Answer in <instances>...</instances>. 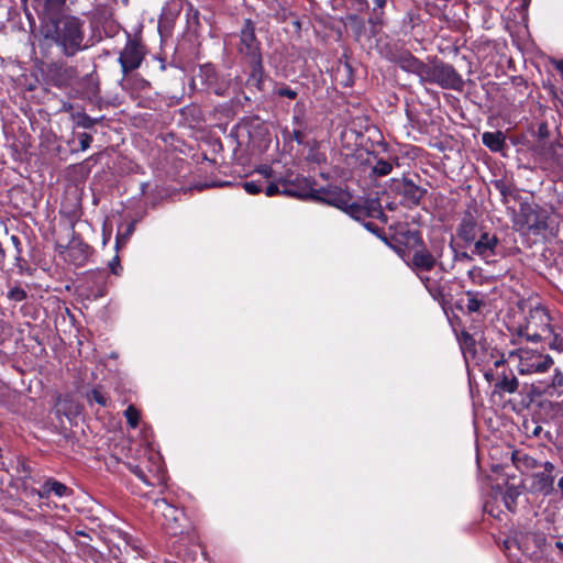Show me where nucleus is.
<instances>
[{
	"label": "nucleus",
	"instance_id": "f257e3e1",
	"mask_svg": "<svg viewBox=\"0 0 563 563\" xmlns=\"http://www.w3.org/2000/svg\"><path fill=\"white\" fill-rule=\"evenodd\" d=\"M66 0H38L40 32L48 45H55L66 57L85 51V21L65 13Z\"/></svg>",
	"mask_w": 563,
	"mask_h": 563
},
{
	"label": "nucleus",
	"instance_id": "f03ea898",
	"mask_svg": "<svg viewBox=\"0 0 563 563\" xmlns=\"http://www.w3.org/2000/svg\"><path fill=\"white\" fill-rule=\"evenodd\" d=\"M466 308L470 313H476L473 324L468 330H463L460 335V349L467 369L470 363H478L479 353L484 350L483 316L481 308L484 306V295L481 292L466 291Z\"/></svg>",
	"mask_w": 563,
	"mask_h": 563
},
{
	"label": "nucleus",
	"instance_id": "7ed1b4c3",
	"mask_svg": "<svg viewBox=\"0 0 563 563\" xmlns=\"http://www.w3.org/2000/svg\"><path fill=\"white\" fill-rule=\"evenodd\" d=\"M553 331L555 324H552V318L543 307L530 309L525 321L518 327L519 336L531 342L548 340Z\"/></svg>",
	"mask_w": 563,
	"mask_h": 563
},
{
	"label": "nucleus",
	"instance_id": "20e7f679",
	"mask_svg": "<svg viewBox=\"0 0 563 563\" xmlns=\"http://www.w3.org/2000/svg\"><path fill=\"white\" fill-rule=\"evenodd\" d=\"M146 56V48L142 42L128 34V40L124 47L119 53L118 62L121 66L122 78L120 85L123 90L130 88L131 76L130 74L139 69Z\"/></svg>",
	"mask_w": 563,
	"mask_h": 563
},
{
	"label": "nucleus",
	"instance_id": "39448f33",
	"mask_svg": "<svg viewBox=\"0 0 563 563\" xmlns=\"http://www.w3.org/2000/svg\"><path fill=\"white\" fill-rule=\"evenodd\" d=\"M231 79L228 76L220 75L211 64L199 66L197 74L190 81V88L194 90L212 92L220 97L229 95Z\"/></svg>",
	"mask_w": 563,
	"mask_h": 563
},
{
	"label": "nucleus",
	"instance_id": "423d86ee",
	"mask_svg": "<svg viewBox=\"0 0 563 563\" xmlns=\"http://www.w3.org/2000/svg\"><path fill=\"white\" fill-rule=\"evenodd\" d=\"M509 360L516 362L517 369L521 375L542 374L548 372L554 364L553 358L549 354L525 347L511 351Z\"/></svg>",
	"mask_w": 563,
	"mask_h": 563
},
{
	"label": "nucleus",
	"instance_id": "0eeeda50",
	"mask_svg": "<svg viewBox=\"0 0 563 563\" xmlns=\"http://www.w3.org/2000/svg\"><path fill=\"white\" fill-rule=\"evenodd\" d=\"M398 245L413 249L415 254L411 260L412 267L417 271H431L435 264L433 255L423 246L421 234L417 230H400L396 239Z\"/></svg>",
	"mask_w": 563,
	"mask_h": 563
},
{
	"label": "nucleus",
	"instance_id": "6e6552de",
	"mask_svg": "<svg viewBox=\"0 0 563 563\" xmlns=\"http://www.w3.org/2000/svg\"><path fill=\"white\" fill-rule=\"evenodd\" d=\"M514 228L521 232L539 233L547 228L545 218H541L539 212L529 203H521L519 211L514 218Z\"/></svg>",
	"mask_w": 563,
	"mask_h": 563
},
{
	"label": "nucleus",
	"instance_id": "1a4fd4ad",
	"mask_svg": "<svg viewBox=\"0 0 563 563\" xmlns=\"http://www.w3.org/2000/svg\"><path fill=\"white\" fill-rule=\"evenodd\" d=\"M283 195L299 199L313 200L316 188L313 181L307 177L289 175L288 177H279Z\"/></svg>",
	"mask_w": 563,
	"mask_h": 563
},
{
	"label": "nucleus",
	"instance_id": "9d476101",
	"mask_svg": "<svg viewBox=\"0 0 563 563\" xmlns=\"http://www.w3.org/2000/svg\"><path fill=\"white\" fill-rule=\"evenodd\" d=\"M154 511L164 518L163 525L172 534L181 532L183 521H185V512L183 509L169 504L166 499H156L154 501Z\"/></svg>",
	"mask_w": 563,
	"mask_h": 563
},
{
	"label": "nucleus",
	"instance_id": "9b49d317",
	"mask_svg": "<svg viewBox=\"0 0 563 563\" xmlns=\"http://www.w3.org/2000/svg\"><path fill=\"white\" fill-rule=\"evenodd\" d=\"M261 43L255 35V24L252 20H244V25L240 33L239 51L247 60L262 57Z\"/></svg>",
	"mask_w": 563,
	"mask_h": 563
},
{
	"label": "nucleus",
	"instance_id": "f8f14e48",
	"mask_svg": "<svg viewBox=\"0 0 563 563\" xmlns=\"http://www.w3.org/2000/svg\"><path fill=\"white\" fill-rule=\"evenodd\" d=\"M422 82H435L443 88H457V74L453 66L446 64L428 65V76L423 78Z\"/></svg>",
	"mask_w": 563,
	"mask_h": 563
},
{
	"label": "nucleus",
	"instance_id": "ddd939ff",
	"mask_svg": "<svg viewBox=\"0 0 563 563\" xmlns=\"http://www.w3.org/2000/svg\"><path fill=\"white\" fill-rule=\"evenodd\" d=\"M313 200L333 206L343 211L346 203L352 200V196L340 187L329 186L316 189Z\"/></svg>",
	"mask_w": 563,
	"mask_h": 563
},
{
	"label": "nucleus",
	"instance_id": "4468645a",
	"mask_svg": "<svg viewBox=\"0 0 563 563\" xmlns=\"http://www.w3.org/2000/svg\"><path fill=\"white\" fill-rule=\"evenodd\" d=\"M389 59L405 71L417 75L421 81L428 76V65L419 60L408 51L391 54Z\"/></svg>",
	"mask_w": 563,
	"mask_h": 563
},
{
	"label": "nucleus",
	"instance_id": "2eb2a0df",
	"mask_svg": "<svg viewBox=\"0 0 563 563\" xmlns=\"http://www.w3.org/2000/svg\"><path fill=\"white\" fill-rule=\"evenodd\" d=\"M401 202L407 207L419 206L427 194V189L418 186L412 179L404 178L397 186Z\"/></svg>",
	"mask_w": 563,
	"mask_h": 563
},
{
	"label": "nucleus",
	"instance_id": "dca6fc26",
	"mask_svg": "<svg viewBox=\"0 0 563 563\" xmlns=\"http://www.w3.org/2000/svg\"><path fill=\"white\" fill-rule=\"evenodd\" d=\"M498 239L495 234L483 231L471 245H473L472 253L481 256L482 258H489L496 255L498 246Z\"/></svg>",
	"mask_w": 563,
	"mask_h": 563
},
{
	"label": "nucleus",
	"instance_id": "f3484780",
	"mask_svg": "<svg viewBox=\"0 0 563 563\" xmlns=\"http://www.w3.org/2000/svg\"><path fill=\"white\" fill-rule=\"evenodd\" d=\"M483 231L472 212L465 211L460 228V238H462L466 244L471 245Z\"/></svg>",
	"mask_w": 563,
	"mask_h": 563
},
{
	"label": "nucleus",
	"instance_id": "a211bd4d",
	"mask_svg": "<svg viewBox=\"0 0 563 563\" xmlns=\"http://www.w3.org/2000/svg\"><path fill=\"white\" fill-rule=\"evenodd\" d=\"M34 492L42 499L49 498L52 494H54L57 497H66L73 494L71 488L52 477L47 478L44 482L41 489Z\"/></svg>",
	"mask_w": 563,
	"mask_h": 563
},
{
	"label": "nucleus",
	"instance_id": "6ab92c4d",
	"mask_svg": "<svg viewBox=\"0 0 563 563\" xmlns=\"http://www.w3.org/2000/svg\"><path fill=\"white\" fill-rule=\"evenodd\" d=\"M518 386L519 382L515 374L511 371L508 373L504 371L501 374L497 375V378L494 383V390L500 395L514 394L517 391Z\"/></svg>",
	"mask_w": 563,
	"mask_h": 563
},
{
	"label": "nucleus",
	"instance_id": "aec40b11",
	"mask_svg": "<svg viewBox=\"0 0 563 563\" xmlns=\"http://www.w3.org/2000/svg\"><path fill=\"white\" fill-rule=\"evenodd\" d=\"M539 154L545 163L550 164V166L563 170V147L561 145H544Z\"/></svg>",
	"mask_w": 563,
	"mask_h": 563
},
{
	"label": "nucleus",
	"instance_id": "412c9836",
	"mask_svg": "<svg viewBox=\"0 0 563 563\" xmlns=\"http://www.w3.org/2000/svg\"><path fill=\"white\" fill-rule=\"evenodd\" d=\"M249 64L251 66V73L246 80V84L249 86L255 87L257 90L262 91L263 85H264V77H265L263 58L258 57V58L250 59Z\"/></svg>",
	"mask_w": 563,
	"mask_h": 563
},
{
	"label": "nucleus",
	"instance_id": "4be33fe9",
	"mask_svg": "<svg viewBox=\"0 0 563 563\" xmlns=\"http://www.w3.org/2000/svg\"><path fill=\"white\" fill-rule=\"evenodd\" d=\"M554 475L538 472L532 475L531 490L534 493L550 494L553 489Z\"/></svg>",
	"mask_w": 563,
	"mask_h": 563
},
{
	"label": "nucleus",
	"instance_id": "5701e85b",
	"mask_svg": "<svg viewBox=\"0 0 563 563\" xmlns=\"http://www.w3.org/2000/svg\"><path fill=\"white\" fill-rule=\"evenodd\" d=\"M511 461L520 472H527L539 466V462L534 457L521 450H514L511 452Z\"/></svg>",
	"mask_w": 563,
	"mask_h": 563
},
{
	"label": "nucleus",
	"instance_id": "b1692460",
	"mask_svg": "<svg viewBox=\"0 0 563 563\" xmlns=\"http://www.w3.org/2000/svg\"><path fill=\"white\" fill-rule=\"evenodd\" d=\"M482 141L492 152H501L506 147V137L500 131L483 133Z\"/></svg>",
	"mask_w": 563,
	"mask_h": 563
},
{
	"label": "nucleus",
	"instance_id": "393cba45",
	"mask_svg": "<svg viewBox=\"0 0 563 563\" xmlns=\"http://www.w3.org/2000/svg\"><path fill=\"white\" fill-rule=\"evenodd\" d=\"M363 227L369 231L371 233L375 234L378 239H380L386 245H388L389 247H391L393 250H395L398 254H401L404 253V249L398 245L397 242H393L389 238L386 236V234L383 232L382 229H379L376 224H374L373 222L371 221H365L363 223ZM398 238V235L396 238H393L394 241H396V239Z\"/></svg>",
	"mask_w": 563,
	"mask_h": 563
},
{
	"label": "nucleus",
	"instance_id": "a878e982",
	"mask_svg": "<svg viewBox=\"0 0 563 563\" xmlns=\"http://www.w3.org/2000/svg\"><path fill=\"white\" fill-rule=\"evenodd\" d=\"M343 211L349 214L352 219L361 222L362 224L369 219L368 213H366V210L363 206V203L360 202H353L352 200L346 203V207L343 209Z\"/></svg>",
	"mask_w": 563,
	"mask_h": 563
},
{
	"label": "nucleus",
	"instance_id": "bb28decb",
	"mask_svg": "<svg viewBox=\"0 0 563 563\" xmlns=\"http://www.w3.org/2000/svg\"><path fill=\"white\" fill-rule=\"evenodd\" d=\"M550 338H552L549 341L550 349L563 352V329L555 325V331L551 333Z\"/></svg>",
	"mask_w": 563,
	"mask_h": 563
},
{
	"label": "nucleus",
	"instance_id": "cd10ccee",
	"mask_svg": "<svg viewBox=\"0 0 563 563\" xmlns=\"http://www.w3.org/2000/svg\"><path fill=\"white\" fill-rule=\"evenodd\" d=\"M520 492L517 487L510 486L507 488L505 495H504V501L508 510L512 511L516 506L517 497L519 496Z\"/></svg>",
	"mask_w": 563,
	"mask_h": 563
},
{
	"label": "nucleus",
	"instance_id": "c85d7f7f",
	"mask_svg": "<svg viewBox=\"0 0 563 563\" xmlns=\"http://www.w3.org/2000/svg\"><path fill=\"white\" fill-rule=\"evenodd\" d=\"M87 400L90 404L96 402L101 407H107L109 399L99 388H93L87 394Z\"/></svg>",
	"mask_w": 563,
	"mask_h": 563
},
{
	"label": "nucleus",
	"instance_id": "c756f323",
	"mask_svg": "<svg viewBox=\"0 0 563 563\" xmlns=\"http://www.w3.org/2000/svg\"><path fill=\"white\" fill-rule=\"evenodd\" d=\"M124 416L126 418V422L128 424L135 429L137 426H139V420H140V411L132 405H130L125 411H124Z\"/></svg>",
	"mask_w": 563,
	"mask_h": 563
},
{
	"label": "nucleus",
	"instance_id": "7c9ffc66",
	"mask_svg": "<svg viewBox=\"0 0 563 563\" xmlns=\"http://www.w3.org/2000/svg\"><path fill=\"white\" fill-rule=\"evenodd\" d=\"M391 170H393L391 163L384 161V159L377 161V163L373 167V173L377 176H386V175L390 174Z\"/></svg>",
	"mask_w": 563,
	"mask_h": 563
},
{
	"label": "nucleus",
	"instance_id": "2f4dec72",
	"mask_svg": "<svg viewBox=\"0 0 563 563\" xmlns=\"http://www.w3.org/2000/svg\"><path fill=\"white\" fill-rule=\"evenodd\" d=\"M363 206L366 210V213H368V218H373L374 213L382 209V205L378 199H366L363 202Z\"/></svg>",
	"mask_w": 563,
	"mask_h": 563
},
{
	"label": "nucleus",
	"instance_id": "473e14b6",
	"mask_svg": "<svg viewBox=\"0 0 563 563\" xmlns=\"http://www.w3.org/2000/svg\"><path fill=\"white\" fill-rule=\"evenodd\" d=\"M263 183L260 180H249L242 184L244 190L250 195H256L262 191Z\"/></svg>",
	"mask_w": 563,
	"mask_h": 563
},
{
	"label": "nucleus",
	"instance_id": "72a5a7b5",
	"mask_svg": "<svg viewBox=\"0 0 563 563\" xmlns=\"http://www.w3.org/2000/svg\"><path fill=\"white\" fill-rule=\"evenodd\" d=\"M283 195V191H282V185L279 183V177L278 178H275L274 181L269 183L266 187H265V195L267 197H273L275 195Z\"/></svg>",
	"mask_w": 563,
	"mask_h": 563
},
{
	"label": "nucleus",
	"instance_id": "f704fd0d",
	"mask_svg": "<svg viewBox=\"0 0 563 563\" xmlns=\"http://www.w3.org/2000/svg\"><path fill=\"white\" fill-rule=\"evenodd\" d=\"M26 291L21 287H14L10 289L8 292V298L16 302L23 301L24 299H26Z\"/></svg>",
	"mask_w": 563,
	"mask_h": 563
},
{
	"label": "nucleus",
	"instance_id": "c9c22d12",
	"mask_svg": "<svg viewBox=\"0 0 563 563\" xmlns=\"http://www.w3.org/2000/svg\"><path fill=\"white\" fill-rule=\"evenodd\" d=\"M97 123V119H92L86 113L78 114L77 117V125L85 128V129H91Z\"/></svg>",
	"mask_w": 563,
	"mask_h": 563
},
{
	"label": "nucleus",
	"instance_id": "e433bc0d",
	"mask_svg": "<svg viewBox=\"0 0 563 563\" xmlns=\"http://www.w3.org/2000/svg\"><path fill=\"white\" fill-rule=\"evenodd\" d=\"M307 128H294L292 132L290 133V139L296 141L299 145L305 144V139L307 135Z\"/></svg>",
	"mask_w": 563,
	"mask_h": 563
},
{
	"label": "nucleus",
	"instance_id": "4c0bfd02",
	"mask_svg": "<svg viewBox=\"0 0 563 563\" xmlns=\"http://www.w3.org/2000/svg\"><path fill=\"white\" fill-rule=\"evenodd\" d=\"M316 144H317V142L314 141V146L310 148V152L307 156V161H309L311 163H316V164L324 163L325 156H324V154L318 152V150L316 148Z\"/></svg>",
	"mask_w": 563,
	"mask_h": 563
},
{
	"label": "nucleus",
	"instance_id": "58836bf2",
	"mask_svg": "<svg viewBox=\"0 0 563 563\" xmlns=\"http://www.w3.org/2000/svg\"><path fill=\"white\" fill-rule=\"evenodd\" d=\"M275 93L279 97H285L288 99H296L298 96V92L296 90L289 88L288 86H283L280 88H277L275 90Z\"/></svg>",
	"mask_w": 563,
	"mask_h": 563
},
{
	"label": "nucleus",
	"instance_id": "ea45409f",
	"mask_svg": "<svg viewBox=\"0 0 563 563\" xmlns=\"http://www.w3.org/2000/svg\"><path fill=\"white\" fill-rule=\"evenodd\" d=\"M79 145L81 151H86L90 147L92 142V136L86 132H82L78 135Z\"/></svg>",
	"mask_w": 563,
	"mask_h": 563
},
{
	"label": "nucleus",
	"instance_id": "a19ab883",
	"mask_svg": "<svg viewBox=\"0 0 563 563\" xmlns=\"http://www.w3.org/2000/svg\"><path fill=\"white\" fill-rule=\"evenodd\" d=\"M495 187L498 189V191L504 198L512 194V188L501 180L496 181Z\"/></svg>",
	"mask_w": 563,
	"mask_h": 563
},
{
	"label": "nucleus",
	"instance_id": "79ce46f5",
	"mask_svg": "<svg viewBox=\"0 0 563 563\" xmlns=\"http://www.w3.org/2000/svg\"><path fill=\"white\" fill-rule=\"evenodd\" d=\"M563 386V372L559 368L554 371L552 376L551 387L558 388Z\"/></svg>",
	"mask_w": 563,
	"mask_h": 563
},
{
	"label": "nucleus",
	"instance_id": "37998d69",
	"mask_svg": "<svg viewBox=\"0 0 563 563\" xmlns=\"http://www.w3.org/2000/svg\"><path fill=\"white\" fill-rule=\"evenodd\" d=\"M443 310H444V312L446 314V318H448V320H449V322H450V324H451V327L453 329V332L456 334L457 332H456V329H455V321H454L455 313H454L453 309L451 307H446V305H443Z\"/></svg>",
	"mask_w": 563,
	"mask_h": 563
},
{
	"label": "nucleus",
	"instance_id": "c03bdc74",
	"mask_svg": "<svg viewBox=\"0 0 563 563\" xmlns=\"http://www.w3.org/2000/svg\"><path fill=\"white\" fill-rule=\"evenodd\" d=\"M109 267H110L111 272H112L114 275H119V274H120L121 266H120L119 256H114V257L111 260V262L109 263Z\"/></svg>",
	"mask_w": 563,
	"mask_h": 563
},
{
	"label": "nucleus",
	"instance_id": "a18cd8bd",
	"mask_svg": "<svg viewBox=\"0 0 563 563\" xmlns=\"http://www.w3.org/2000/svg\"><path fill=\"white\" fill-rule=\"evenodd\" d=\"M14 264L19 268V271L22 273L24 271L25 261L22 257V253H16L14 257Z\"/></svg>",
	"mask_w": 563,
	"mask_h": 563
},
{
	"label": "nucleus",
	"instance_id": "49530a36",
	"mask_svg": "<svg viewBox=\"0 0 563 563\" xmlns=\"http://www.w3.org/2000/svg\"><path fill=\"white\" fill-rule=\"evenodd\" d=\"M10 241L12 242L16 253L20 254V253L23 252L22 243H21L20 239L16 235H11Z\"/></svg>",
	"mask_w": 563,
	"mask_h": 563
},
{
	"label": "nucleus",
	"instance_id": "de8ad7c7",
	"mask_svg": "<svg viewBox=\"0 0 563 563\" xmlns=\"http://www.w3.org/2000/svg\"><path fill=\"white\" fill-rule=\"evenodd\" d=\"M292 125L294 128H307L306 121L299 115L292 117Z\"/></svg>",
	"mask_w": 563,
	"mask_h": 563
},
{
	"label": "nucleus",
	"instance_id": "09e8293b",
	"mask_svg": "<svg viewBox=\"0 0 563 563\" xmlns=\"http://www.w3.org/2000/svg\"><path fill=\"white\" fill-rule=\"evenodd\" d=\"M133 225L130 224L126 229V234L123 236H117V247L120 245V243L125 240L132 232H133Z\"/></svg>",
	"mask_w": 563,
	"mask_h": 563
},
{
	"label": "nucleus",
	"instance_id": "8fccbe9b",
	"mask_svg": "<svg viewBox=\"0 0 563 563\" xmlns=\"http://www.w3.org/2000/svg\"><path fill=\"white\" fill-rule=\"evenodd\" d=\"M542 467H543V471L544 473H549L550 475H553V472H554V465L551 463V462H544L542 464Z\"/></svg>",
	"mask_w": 563,
	"mask_h": 563
},
{
	"label": "nucleus",
	"instance_id": "3c124183",
	"mask_svg": "<svg viewBox=\"0 0 563 563\" xmlns=\"http://www.w3.org/2000/svg\"><path fill=\"white\" fill-rule=\"evenodd\" d=\"M260 173L263 175L265 179H269L273 177V169L271 167H264L260 170Z\"/></svg>",
	"mask_w": 563,
	"mask_h": 563
},
{
	"label": "nucleus",
	"instance_id": "603ef678",
	"mask_svg": "<svg viewBox=\"0 0 563 563\" xmlns=\"http://www.w3.org/2000/svg\"><path fill=\"white\" fill-rule=\"evenodd\" d=\"M374 219H378L380 220L382 222L386 223L388 218L387 216L384 213L383 209H379L376 213H374L373 216Z\"/></svg>",
	"mask_w": 563,
	"mask_h": 563
},
{
	"label": "nucleus",
	"instance_id": "864d4df0",
	"mask_svg": "<svg viewBox=\"0 0 563 563\" xmlns=\"http://www.w3.org/2000/svg\"><path fill=\"white\" fill-rule=\"evenodd\" d=\"M5 250L2 246V243L0 242V268L3 267L4 261H5Z\"/></svg>",
	"mask_w": 563,
	"mask_h": 563
},
{
	"label": "nucleus",
	"instance_id": "5fc2aeb1",
	"mask_svg": "<svg viewBox=\"0 0 563 563\" xmlns=\"http://www.w3.org/2000/svg\"><path fill=\"white\" fill-rule=\"evenodd\" d=\"M375 9H383L386 5L387 0H373Z\"/></svg>",
	"mask_w": 563,
	"mask_h": 563
},
{
	"label": "nucleus",
	"instance_id": "6e6d98bb",
	"mask_svg": "<svg viewBox=\"0 0 563 563\" xmlns=\"http://www.w3.org/2000/svg\"><path fill=\"white\" fill-rule=\"evenodd\" d=\"M450 246L452 249L454 258H456L457 257V250L454 246V238H453V235L451 236Z\"/></svg>",
	"mask_w": 563,
	"mask_h": 563
},
{
	"label": "nucleus",
	"instance_id": "4d7b16f0",
	"mask_svg": "<svg viewBox=\"0 0 563 563\" xmlns=\"http://www.w3.org/2000/svg\"><path fill=\"white\" fill-rule=\"evenodd\" d=\"M541 432H542V427H541V426H536V427L533 428V430H532V434H533L534 437H539Z\"/></svg>",
	"mask_w": 563,
	"mask_h": 563
},
{
	"label": "nucleus",
	"instance_id": "13d9d810",
	"mask_svg": "<svg viewBox=\"0 0 563 563\" xmlns=\"http://www.w3.org/2000/svg\"><path fill=\"white\" fill-rule=\"evenodd\" d=\"M133 472H134V474H135L137 477H140V478H141V479H143V481H145V478H144V474H143V472H142L139 467H135V468L133 470Z\"/></svg>",
	"mask_w": 563,
	"mask_h": 563
},
{
	"label": "nucleus",
	"instance_id": "bf43d9fd",
	"mask_svg": "<svg viewBox=\"0 0 563 563\" xmlns=\"http://www.w3.org/2000/svg\"><path fill=\"white\" fill-rule=\"evenodd\" d=\"M438 213H439V217H440L441 221H443V222H449L450 221L449 217L441 212V209H439Z\"/></svg>",
	"mask_w": 563,
	"mask_h": 563
},
{
	"label": "nucleus",
	"instance_id": "052dcab7",
	"mask_svg": "<svg viewBox=\"0 0 563 563\" xmlns=\"http://www.w3.org/2000/svg\"><path fill=\"white\" fill-rule=\"evenodd\" d=\"M555 548H558L560 551L563 552V542L562 541H556L555 542Z\"/></svg>",
	"mask_w": 563,
	"mask_h": 563
},
{
	"label": "nucleus",
	"instance_id": "680f3d73",
	"mask_svg": "<svg viewBox=\"0 0 563 563\" xmlns=\"http://www.w3.org/2000/svg\"><path fill=\"white\" fill-rule=\"evenodd\" d=\"M558 487L563 492V476L559 479Z\"/></svg>",
	"mask_w": 563,
	"mask_h": 563
},
{
	"label": "nucleus",
	"instance_id": "e2e57ef3",
	"mask_svg": "<svg viewBox=\"0 0 563 563\" xmlns=\"http://www.w3.org/2000/svg\"><path fill=\"white\" fill-rule=\"evenodd\" d=\"M485 377L487 378V380H489V379H490V377H492V375H490V374H488V373H486V374H485Z\"/></svg>",
	"mask_w": 563,
	"mask_h": 563
},
{
	"label": "nucleus",
	"instance_id": "0e129e2a",
	"mask_svg": "<svg viewBox=\"0 0 563 563\" xmlns=\"http://www.w3.org/2000/svg\"><path fill=\"white\" fill-rule=\"evenodd\" d=\"M495 365H496L497 367H499V366L501 365V362L497 361V362H495Z\"/></svg>",
	"mask_w": 563,
	"mask_h": 563
},
{
	"label": "nucleus",
	"instance_id": "69168bd1",
	"mask_svg": "<svg viewBox=\"0 0 563 563\" xmlns=\"http://www.w3.org/2000/svg\"><path fill=\"white\" fill-rule=\"evenodd\" d=\"M461 256H465V257H467V254H466V253H463V254H461V253H460V257H461Z\"/></svg>",
	"mask_w": 563,
	"mask_h": 563
}]
</instances>
